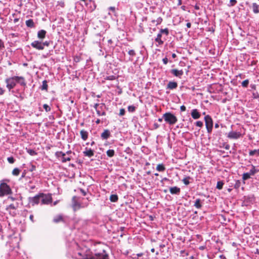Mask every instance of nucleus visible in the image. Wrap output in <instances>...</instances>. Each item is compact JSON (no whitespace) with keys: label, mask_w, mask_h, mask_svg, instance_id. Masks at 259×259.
Returning <instances> with one entry per match:
<instances>
[{"label":"nucleus","mask_w":259,"mask_h":259,"mask_svg":"<svg viewBox=\"0 0 259 259\" xmlns=\"http://www.w3.org/2000/svg\"><path fill=\"white\" fill-rule=\"evenodd\" d=\"M5 82L6 83V87L9 91H11L12 89H14L17 83L20 84V85L24 88L26 86L25 79L23 76H14L7 78L5 79Z\"/></svg>","instance_id":"f257e3e1"},{"label":"nucleus","mask_w":259,"mask_h":259,"mask_svg":"<svg viewBox=\"0 0 259 259\" xmlns=\"http://www.w3.org/2000/svg\"><path fill=\"white\" fill-rule=\"evenodd\" d=\"M7 180H3L0 181V197L10 195L12 190L10 186L6 183Z\"/></svg>","instance_id":"f03ea898"},{"label":"nucleus","mask_w":259,"mask_h":259,"mask_svg":"<svg viewBox=\"0 0 259 259\" xmlns=\"http://www.w3.org/2000/svg\"><path fill=\"white\" fill-rule=\"evenodd\" d=\"M162 117L164 121L169 125H174L178 121L177 117L170 112L163 114Z\"/></svg>","instance_id":"7ed1b4c3"},{"label":"nucleus","mask_w":259,"mask_h":259,"mask_svg":"<svg viewBox=\"0 0 259 259\" xmlns=\"http://www.w3.org/2000/svg\"><path fill=\"white\" fill-rule=\"evenodd\" d=\"M204 120L207 133H210L213 127L212 119L210 115H207L204 117Z\"/></svg>","instance_id":"20e7f679"},{"label":"nucleus","mask_w":259,"mask_h":259,"mask_svg":"<svg viewBox=\"0 0 259 259\" xmlns=\"http://www.w3.org/2000/svg\"><path fill=\"white\" fill-rule=\"evenodd\" d=\"M44 196V193H39L36 196L28 198V201L29 203H31L32 206H34L35 204H38L40 201H41V198Z\"/></svg>","instance_id":"39448f33"},{"label":"nucleus","mask_w":259,"mask_h":259,"mask_svg":"<svg viewBox=\"0 0 259 259\" xmlns=\"http://www.w3.org/2000/svg\"><path fill=\"white\" fill-rule=\"evenodd\" d=\"M92 259H109V256L103 249L100 252H95Z\"/></svg>","instance_id":"423d86ee"},{"label":"nucleus","mask_w":259,"mask_h":259,"mask_svg":"<svg viewBox=\"0 0 259 259\" xmlns=\"http://www.w3.org/2000/svg\"><path fill=\"white\" fill-rule=\"evenodd\" d=\"M79 197L76 196H74L72 198V207L74 211L80 209L82 206L78 202Z\"/></svg>","instance_id":"0eeeda50"},{"label":"nucleus","mask_w":259,"mask_h":259,"mask_svg":"<svg viewBox=\"0 0 259 259\" xmlns=\"http://www.w3.org/2000/svg\"><path fill=\"white\" fill-rule=\"evenodd\" d=\"M66 153L62 152V151H57L55 153L56 157L59 159H61V161L63 163H65L66 161H69L71 160L70 157H65Z\"/></svg>","instance_id":"6e6552de"},{"label":"nucleus","mask_w":259,"mask_h":259,"mask_svg":"<svg viewBox=\"0 0 259 259\" xmlns=\"http://www.w3.org/2000/svg\"><path fill=\"white\" fill-rule=\"evenodd\" d=\"M94 254L90 249H86L83 254L78 253L79 255L82 256L81 259H92Z\"/></svg>","instance_id":"1a4fd4ad"},{"label":"nucleus","mask_w":259,"mask_h":259,"mask_svg":"<svg viewBox=\"0 0 259 259\" xmlns=\"http://www.w3.org/2000/svg\"><path fill=\"white\" fill-rule=\"evenodd\" d=\"M52 201V197L51 195H46L44 194V196L41 198V204H48Z\"/></svg>","instance_id":"9d476101"},{"label":"nucleus","mask_w":259,"mask_h":259,"mask_svg":"<svg viewBox=\"0 0 259 259\" xmlns=\"http://www.w3.org/2000/svg\"><path fill=\"white\" fill-rule=\"evenodd\" d=\"M241 137V134L240 132L234 131H231L228 133L227 137L231 139H237Z\"/></svg>","instance_id":"9b49d317"},{"label":"nucleus","mask_w":259,"mask_h":259,"mask_svg":"<svg viewBox=\"0 0 259 259\" xmlns=\"http://www.w3.org/2000/svg\"><path fill=\"white\" fill-rule=\"evenodd\" d=\"M31 46L33 48L38 50H42L44 49V47L42 46V42L38 40H35L31 42Z\"/></svg>","instance_id":"f8f14e48"},{"label":"nucleus","mask_w":259,"mask_h":259,"mask_svg":"<svg viewBox=\"0 0 259 259\" xmlns=\"http://www.w3.org/2000/svg\"><path fill=\"white\" fill-rule=\"evenodd\" d=\"M19 206V203L18 202L15 204H11L6 207V210L9 211V213L12 214L13 215H15L16 213L15 212H11V209L16 210Z\"/></svg>","instance_id":"ddd939ff"},{"label":"nucleus","mask_w":259,"mask_h":259,"mask_svg":"<svg viewBox=\"0 0 259 259\" xmlns=\"http://www.w3.org/2000/svg\"><path fill=\"white\" fill-rule=\"evenodd\" d=\"M53 222L56 224L60 222L65 223V219L63 214H58L54 218Z\"/></svg>","instance_id":"4468645a"},{"label":"nucleus","mask_w":259,"mask_h":259,"mask_svg":"<svg viewBox=\"0 0 259 259\" xmlns=\"http://www.w3.org/2000/svg\"><path fill=\"white\" fill-rule=\"evenodd\" d=\"M170 73L176 77H178L180 78H181L183 75V71L182 70H179L176 69H172L170 70Z\"/></svg>","instance_id":"2eb2a0df"},{"label":"nucleus","mask_w":259,"mask_h":259,"mask_svg":"<svg viewBox=\"0 0 259 259\" xmlns=\"http://www.w3.org/2000/svg\"><path fill=\"white\" fill-rule=\"evenodd\" d=\"M243 203L247 205L250 203H252L254 201V198L253 196H245L243 198Z\"/></svg>","instance_id":"dca6fc26"},{"label":"nucleus","mask_w":259,"mask_h":259,"mask_svg":"<svg viewBox=\"0 0 259 259\" xmlns=\"http://www.w3.org/2000/svg\"><path fill=\"white\" fill-rule=\"evenodd\" d=\"M83 154L85 156L91 157L94 155V150L91 149V148L86 147L84 151H83Z\"/></svg>","instance_id":"f3484780"},{"label":"nucleus","mask_w":259,"mask_h":259,"mask_svg":"<svg viewBox=\"0 0 259 259\" xmlns=\"http://www.w3.org/2000/svg\"><path fill=\"white\" fill-rule=\"evenodd\" d=\"M162 34L159 32L157 34L156 37L155 39V42H157L158 44L156 45V46H161L163 44L164 41L162 39Z\"/></svg>","instance_id":"a211bd4d"},{"label":"nucleus","mask_w":259,"mask_h":259,"mask_svg":"<svg viewBox=\"0 0 259 259\" xmlns=\"http://www.w3.org/2000/svg\"><path fill=\"white\" fill-rule=\"evenodd\" d=\"M191 115L192 117L194 119H198L201 116L200 113L197 109L192 110Z\"/></svg>","instance_id":"6ab92c4d"},{"label":"nucleus","mask_w":259,"mask_h":259,"mask_svg":"<svg viewBox=\"0 0 259 259\" xmlns=\"http://www.w3.org/2000/svg\"><path fill=\"white\" fill-rule=\"evenodd\" d=\"M110 136V132L107 129L104 130V132L101 135V138L102 140H107Z\"/></svg>","instance_id":"aec40b11"},{"label":"nucleus","mask_w":259,"mask_h":259,"mask_svg":"<svg viewBox=\"0 0 259 259\" xmlns=\"http://www.w3.org/2000/svg\"><path fill=\"white\" fill-rule=\"evenodd\" d=\"M169 191L171 194L179 195L180 193L181 190L180 188L175 186L170 187L169 188Z\"/></svg>","instance_id":"412c9836"},{"label":"nucleus","mask_w":259,"mask_h":259,"mask_svg":"<svg viewBox=\"0 0 259 259\" xmlns=\"http://www.w3.org/2000/svg\"><path fill=\"white\" fill-rule=\"evenodd\" d=\"M178 87V83L175 81H169L166 87L167 89L174 90Z\"/></svg>","instance_id":"4be33fe9"},{"label":"nucleus","mask_w":259,"mask_h":259,"mask_svg":"<svg viewBox=\"0 0 259 259\" xmlns=\"http://www.w3.org/2000/svg\"><path fill=\"white\" fill-rule=\"evenodd\" d=\"M46 33H47V31L45 30L42 29V30H39L37 32V37L39 39H43L44 38H45Z\"/></svg>","instance_id":"5701e85b"},{"label":"nucleus","mask_w":259,"mask_h":259,"mask_svg":"<svg viewBox=\"0 0 259 259\" xmlns=\"http://www.w3.org/2000/svg\"><path fill=\"white\" fill-rule=\"evenodd\" d=\"M203 201L201 200L200 199L197 198L196 199V200L194 202V206L198 209H200V208H201V207L202 206V204Z\"/></svg>","instance_id":"b1692460"},{"label":"nucleus","mask_w":259,"mask_h":259,"mask_svg":"<svg viewBox=\"0 0 259 259\" xmlns=\"http://www.w3.org/2000/svg\"><path fill=\"white\" fill-rule=\"evenodd\" d=\"M253 12L255 14L259 13V5L255 3L252 4V5Z\"/></svg>","instance_id":"393cba45"},{"label":"nucleus","mask_w":259,"mask_h":259,"mask_svg":"<svg viewBox=\"0 0 259 259\" xmlns=\"http://www.w3.org/2000/svg\"><path fill=\"white\" fill-rule=\"evenodd\" d=\"M80 135L82 139L84 141H85L87 140L88 138V133L83 130H81L80 131Z\"/></svg>","instance_id":"a878e982"},{"label":"nucleus","mask_w":259,"mask_h":259,"mask_svg":"<svg viewBox=\"0 0 259 259\" xmlns=\"http://www.w3.org/2000/svg\"><path fill=\"white\" fill-rule=\"evenodd\" d=\"M25 23L28 27L33 28L35 27V24L32 19H28L26 21Z\"/></svg>","instance_id":"bb28decb"},{"label":"nucleus","mask_w":259,"mask_h":259,"mask_svg":"<svg viewBox=\"0 0 259 259\" xmlns=\"http://www.w3.org/2000/svg\"><path fill=\"white\" fill-rule=\"evenodd\" d=\"M48 81L46 80H44L42 81V85L40 87V89L41 90H45L46 91H48Z\"/></svg>","instance_id":"cd10ccee"},{"label":"nucleus","mask_w":259,"mask_h":259,"mask_svg":"<svg viewBox=\"0 0 259 259\" xmlns=\"http://www.w3.org/2000/svg\"><path fill=\"white\" fill-rule=\"evenodd\" d=\"M109 200L112 202H116L118 200V197L116 194H112L110 196Z\"/></svg>","instance_id":"c85d7f7f"},{"label":"nucleus","mask_w":259,"mask_h":259,"mask_svg":"<svg viewBox=\"0 0 259 259\" xmlns=\"http://www.w3.org/2000/svg\"><path fill=\"white\" fill-rule=\"evenodd\" d=\"M156 170L158 171L162 172L165 170V167L163 164H159L156 166Z\"/></svg>","instance_id":"c756f323"},{"label":"nucleus","mask_w":259,"mask_h":259,"mask_svg":"<svg viewBox=\"0 0 259 259\" xmlns=\"http://www.w3.org/2000/svg\"><path fill=\"white\" fill-rule=\"evenodd\" d=\"M107 155L109 157H112L115 155V151L113 149H109L106 152Z\"/></svg>","instance_id":"7c9ffc66"},{"label":"nucleus","mask_w":259,"mask_h":259,"mask_svg":"<svg viewBox=\"0 0 259 259\" xmlns=\"http://www.w3.org/2000/svg\"><path fill=\"white\" fill-rule=\"evenodd\" d=\"M159 31L160 32H161V33H162V34H164L166 36L168 35L169 33V29L167 28H165L164 29H160Z\"/></svg>","instance_id":"2f4dec72"},{"label":"nucleus","mask_w":259,"mask_h":259,"mask_svg":"<svg viewBox=\"0 0 259 259\" xmlns=\"http://www.w3.org/2000/svg\"><path fill=\"white\" fill-rule=\"evenodd\" d=\"M190 179H192V178L190 177H186L182 180V182L184 183L185 185H188L190 184L189 180Z\"/></svg>","instance_id":"473e14b6"},{"label":"nucleus","mask_w":259,"mask_h":259,"mask_svg":"<svg viewBox=\"0 0 259 259\" xmlns=\"http://www.w3.org/2000/svg\"><path fill=\"white\" fill-rule=\"evenodd\" d=\"M27 152L31 156H35L37 154V153L34 150L31 149H26Z\"/></svg>","instance_id":"72a5a7b5"},{"label":"nucleus","mask_w":259,"mask_h":259,"mask_svg":"<svg viewBox=\"0 0 259 259\" xmlns=\"http://www.w3.org/2000/svg\"><path fill=\"white\" fill-rule=\"evenodd\" d=\"M251 168L250 169L248 173L251 176H254L255 174V166L253 165H251Z\"/></svg>","instance_id":"f704fd0d"},{"label":"nucleus","mask_w":259,"mask_h":259,"mask_svg":"<svg viewBox=\"0 0 259 259\" xmlns=\"http://www.w3.org/2000/svg\"><path fill=\"white\" fill-rule=\"evenodd\" d=\"M224 184V183L223 181H218L217 182V185L216 188L218 189L221 190L223 188Z\"/></svg>","instance_id":"c9c22d12"},{"label":"nucleus","mask_w":259,"mask_h":259,"mask_svg":"<svg viewBox=\"0 0 259 259\" xmlns=\"http://www.w3.org/2000/svg\"><path fill=\"white\" fill-rule=\"evenodd\" d=\"M21 170L18 168H15L12 171V174L14 176H17L19 175Z\"/></svg>","instance_id":"e433bc0d"},{"label":"nucleus","mask_w":259,"mask_h":259,"mask_svg":"<svg viewBox=\"0 0 259 259\" xmlns=\"http://www.w3.org/2000/svg\"><path fill=\"white\" fill-rule=\"evenodd\" d=\"M251 176L249 174L248 172L244 173L242 175V179L245 181L250 179Z\"/></svg>","instance_id":"4c0bfd02"},{"label":"nucleus","mask_w":259,"mask_h":259,"mask_svg":"<svg viewBox=\"0 0 259 259\" xmlns=\"http://www.w3.org/2000/svg\"><path fill=\"white\" fill-rule=\"evenodd\" d=\"M104 79L105 80H113L116 79V77L115 75H109L106 76Z\"/></svg>","instance_id":"58836bf2"},{"label":"nucleus","mask_w":259,"mask_h":259,"mask_svg":"<svg viewBox=\"0 0 259 259\" xmlns=\"http://www.w3.org/2000/svg\"><path fill=\"white\" fill-rule=\"evenodd\" d=\"M241 186V182L240 180H236L235 181V183L234 184V188L236 189H238Z\"/></svg>","instance_id":"ea45409f"},{"label":"nucleus","mask_w":259,"mask_h":259,"mask_svg":"<svg viewBox=\"0 0 259 259\" xmlns=\"http://www.w3.org/2000/svg\"><path fill=\"white\" fill-rule=\"evenodd\" d=\"M127 53L131 57H134L136 55V52L134 50H129L127 51Z\"/></svg>","instance_id":"a19ab883"},{"label":"nucleus","mask_w":259,"mask_h":259,"mask_svg":"<svg viewBox=\"0 0 259 259\" xmlns=\"http://www.w3.org/2000/svg\"><path fill=\"white\" fill-rule=\"evenodd\" d=\"M127 109L130 112H134L136 110V107L133 105H131L128 106Z\"/></svg>","instance_id":"79ce46f5"},{"label":"nucleus","mask_w":259,"mask_h":259,"mask_svg":"<svg viewBox=\"0 0 259 259\" xmlns=\"http://www.w3.org/2000/svg\"><path fill=\"white\" fill-rule=\"evenodd\" d=\"M5 46L4 44V42L0 39V51H3L5 50Z\"/></svg>","instance_id":"37998d69"},{"label":"nucleus","mask_w":259,"mask_h":259,"mask_svg":"<svg viewBox=\"0 0 259 259\" xmlns=\"http://www.w3.org/2000/svg\"><path fill=\"white\" fill-rule=\"evenodd\" d=\"M237 2L236 0H230V4L228 5V6L230 7L234 6Z\"/></svg>","instance_id":"c03bdc74"},{"label":"nucleus","mask_w":259,"mask_h":259,"mask_svg":"<svg viewBox=\"0 0 259 259\" xmlns=\"http://www.w3.org/2000/svg\"><path fill=\"white\" fill-rule=\"evenodd\" d=\"M249 84V80L248 79H246L242 82V86L244 88H246L248 87Z\"/></svg>","instance_id":"a18cd8bd"},{"label":"nucleus","mask_w":259,"mask_h":259,"mask_svg":"<svg viewBox=\"0 0 259 259\" xmlns=\"http://www.w3.org/2000/svg\"><path fill=\"white\" fill-rule=\"evenodd\" d=\"M7 160L11 164L14 163L15 161V159L12 156L8 157Z\"/></svg>","instance_id":"49530a36"},{"label":"nucleus","mask_w":259,"mask_h":259,"mask_svg":"<svg viewBox=\"0 0 259 259\" xmlns=\"http://www.w3.org/2000/svg\"><path fill=\"white\" fill-rule=\"evenodd\" d=\"M43 107H44V108L45 109V110H46V112H49L51 110V107L48 105H47L46 104H45L43 105Z\"/></svg>","instance_id":"de8ad7c7"},{"label":"nucleus","mask_w":259,"mask_h":259,"mask_svg":"<svg viewBox=\"0 0 259 259\" xmlns=\"http://www.w3.org/2000/svg\"><path fill=\"white\" fill-rule=\"evenodd\" d=\"M195 125L198 127H201L203 125V123L201 121H197L195 122Z\"/></svg>","instance_id":"09e8293b"},{"label":"nucleus","mask_w":259,"mask_h":259,"mask_svg":"<svg viewBox=\"0 0 259 259\" xmlns=\"http://www.w3.org/2000/svg\"><path fill=\"white\" fill-rule=\"evenodd\" d=\"M97 114L98 116H104L106 115V112L103 111L101 112L99 110L97 111Z\"/></svg>","instance_id":"8fccbe9b"},{"label":"nucleus","mask_w":259,"mask_h":259,"mask_svg":"<svg viewBox=\"0 0 259 259\" xmlns=\"http://www.w3.org/2000/svg\"><path fill=\"white\" fill-rule=\"evenodd\" d=\"M162 18L160 17H158L156 20V25L160 24L162 22Z\"/></svg>","instance_id":"3c124183"},{"label":"nucleus","mask_w":259,"mask_h":259,"mask_svg":"<svg viewBox=\"0 0 259 259\" xmlns=\"http://www.w3.org/2000/svg\"><path fill=\"white\" fill-rule=\"evenodd\" d=\"M124 152H125L126 153L128 154H132V151L130 147H127L126 149L125 150Z\"/></svg>","instance_id":"603ef678"},{"label":"nucleus","mask_w":259,"mask_h":259,"mask_svg":"<svg viewBox=\"0 0 259 259\" xmlns=\"http://www.w3.org/2000/svg\"><path fill=\"white\" fill-rule=\"evenodd\" d=\"M125 110L123 108H121L120 109V111H119V116H123L125 114Z\"/></svg>","instance_id":"864d4df0"},{"label":"nucleus","mask_w":259,"mask_h":259,"mask_svg":"<svg viewBox=\"0 0 259 259\" xmlns=\"http://www.w3.org/2000/svg\"><path fill=\"white\" fill-rule=\"evenodd\" d=\"M140 28L139 29V33H143L144 32V28L142 26V24H140L139 25Z\"/></svg>","instance_id":"5fc2aeb1"},{"label":"nucleus","mask_w":259,"mask_h":259,"mask_svg":"<svg viewBox=\"0 0 259 259\" xmlns=\"http://www.w3.org/2000/svg\"><path fill=\"white\" fill-rule=\"evenodd\" d=\"M36 166L33 164H30V168L29 169L30 171H33L35 170Z\"/></svg>","instance_id":"6e6d98bb"},{"label":"nucleus","mask_w":259,"mask_h":259,"mask_svg":"<svg viewBox=\"0 0 259 259\" xmlns=\"http://www.w3.org/2000/svg\"><path fill=\"white\" fill-rule=\"evenodd\" d=\"M162 62L164 65H166L168 62V60L166 57L162 59Z\"/></svg>","instance_id":"4d7b16f0"},{"label":"nucleus","mask_w":259,"mask_h":259,"mask_svg":"<svg viewBox=\"0 0 259 259\" xmlns=\"http://www.w3.org/2000/svg\"><path fill=\"white\" fill-rule=\"evenodd\" d=\"M8 199L11 200V201H14L18 200V198L17 197H14L13 196H8Z\"/></svg>","instance_id":"13d9d810"},{"label":"nucleus","mask_w":259,"mask_h":259,"mask_svg":"<svg viewBox=\"0 0 259 259\" xmlns=\"http://www.w3.org/2000/svg\"><path fill=\"white\" fill-rule=\"evenodd\" d=\"M42 46L44 47L45 46L48 47L50 46V42L48 41H46L44 42H42Z\"/></svg>","instance_id":"bf43d9fd"},{"label":"nucleus","mask_w":259,"mask_h":259,"mask_svg":"<svg viewBox=\"0 0 259 259\" xmlns=\"http://www.w3.org/2000/svg\"><path fill=\"white\" fill-rule=\"evenodd\" d=\"M255 153H256V150H250L249 153L250 156H253Z\"/></svg>","instance_id":"052dcab7"},{"label":"nucleus","mask_w":259,"mask_h":259,"mask_svg":"<svg viewBox=\"0 0 259 259\" xmlns=\"http://www.w3.org/2000/svg\"><path fill=\"white\" fill-rule=\"evenodd\" d=\"M223 147L225 148L226 150H229L230 148V145L228 144L224 143Z\"/></svg>","instance_id":"680f3d73"},{"label":"nucleus","mask_w":259,"mask_h":259,"mask_svg":"<svg viewBox=\"0 0 259 259\" xmlns=\"http://www.w3.org/2000/svg\"><path fill=\"white\" fill-rule=\"evenodd\" d=\"M26 170H24L23 171V172H22V175H21V177H20V180H21V179H22L23 178H25V176H26Z\"/></svg>","instance_id":"e2e57ef3"},{"label":"nucleus","mask_w":259,"mask_h":259,"mask_svg":"<svg viewBox=\"0 0 259 259\" xmlns=\"http://www.w3.org/2000/svg\"><path fill=\"white\" fill-rule=\"evenodd\" d=\"M79 191H80V192L81 193V194H82L83 196H85V195H86L87 193H86V192L85 191V190H84L83 189H82V188H80V189H79Z\"/></svg>","instance_id":"0e129e2a"},{"label":"nucleus","mask_w":259,"mask_h":259,"mask_svg":"<svg viewBox=\"0 0 259 259\" xmlns=\"http://www.w3.org/2000/svg\"><path fill=\"white\" fill-rule=\"evenodd\" d=\"M108 9L109 11H111L114 13L115 12V7H110Z\"/></svg>","instance_id":"69168bd1"},{"label":"nucleus","mask_w":259,"mask_h":259,"mask_svg":"<svg viewBox=\"0 0 259 259\" xmlns=\"http://www.w3.org/2000/svg\"><path fill=\"white\" fill-rule=\"evenodd\" d=\"M186 107L184 105H182L180 107V110L182 112L185 111L186 110Z\"/></svg>","instance_id":"338daca9"},{"label":"nucleus","mask_w":259,"mask_h":259,"mask_svg":"<svg viewBox=\"0 0 259 259\" xmlns=\"http://www.w3.org/2000/svg\"><path fill=\"white\" fill-rule=\"evenodd\" d=\"M99 104L98 103H96L94 105V108L96 109V111L97 110H99V109H98V107L99 106Z\"/></svg>","instance_id":"774afa93"}]
</instances>
